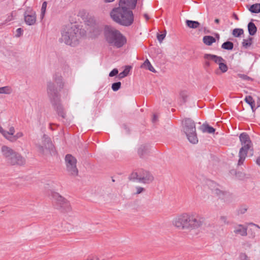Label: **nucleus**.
<instances>
[{
    "mask_svg": "<svg viewBox=\"0 0 260 260\" xmlns=\"http://www.w3.org/2000/svg\"><path fill=\"white\" fill-rule=\"evenodd\" d=\"M121 85V84L120 82H117L113 83L112 85V90L114 91L118 90L120 88Z\"/></svg>",
    "mask_w": 260,
    "mask_h": 260,
    "instance_id": "obj_35",
    "label": "nucleus"
},
{
    "mask_svg": "<svg viewBox=\"0 0 260 260\" xmlns=\"http://www.w3.org/2000/svg\"><path fill=\"white\" fill-rule=\"evenodd\" d=\"M141 67L148 69V70H149L150 71H151L153 73L156 72L155 70L152 67V66L151 65V64L150 63V61H149V60L148 59H147L144 62V63L142 64Z\"/></svg>",
    "mask_w": 260,
    "mask_h": 260,
    "instance_id": "obj_24",
    "label": "nucleus"
},
{
    "mask_svg": "<svg viewBox=\"0 0 260 260\" xmlns=\"http://www.w3.org/2000/svg\"><path fill=\"white\" fill-rule=\"evenodd\" d=\"M244 101L247 103L250 107L255 106V102L252 97L250 95L246 96L244 99Z\"/></svg>",
    "mask_w": 260,
    "mask_h": 260,
    "instance_id": "obj_33",
    "label": "nucleus"
},
{
    "mask_svg": "<svg viewBox=\"0 0 260 260\" xmlns=\"http://www.w3.org/2000/svg\"><path fill=\"white\" fill-rule=\"evenodd\" d=\"M65 162L67 169L71 175L76 176L78 174V170L77 168V159L71 154H68L65 157Z\"/></svg>",
    "mask_w": 260,
    "mask_h": 260,
    "instance_id": "obj_9",
    "label": "nucleus"
},
{
    "mask_svg": "<svg viewBox=\"0 0 260 260\" xmlns=\"http://www.w3.org/2000/svg\"><path fill=\"white\" fill-rule=\"evenodd\" d=\"M182 128L188 141L191 143L197 144L198 142V138L194 121L190 118H185L182 121Z\"/></svg>",
    "mask_w": 260,
    "mask_h": 260,
    "instance_id": "obj_7",
    "label": "nucleus"
},
{
    "mask_svg": "<svg viewBox=\"0 0 260 260\" xmlns=\"http://www.w3.org/2000/svg\"><path fill=\"white\" fill-rule=\"evenodd\" d=\"M84 21L85 24L89 26L90 32H93L95 36L99 35L100 34L102 28L96 23L93 17L88 16Z\"/></svg>",
    "mask_w": 260,
    "mask_h": 260,
    "instance_id": "obj_11",
    "label": "nucleus"
},
{
    "mask_svg": "<svg viewBox=\"0 0 260 260\" xmlns=\"http://www.w3.org/2000/svg\"><path fill=\"white\" fill-rule=\"evenodd\" d=\"M203 41L204 44L207 45H211L213 43L215 42L216 39L211 36H205L203 37Z\"/></svg>",
    "mask_w": 260,
    "mask_h": 260,
    "instance_id": "obj_21",
    "label": "nucleus"
},
{
    "mask_svg": "<svg viewBox=\"0 0 260 260\" xmlns=\"http://www.w3.org/2000/svg\"><path fill=\"white\" fill-rule=\"evenodd\" d=\"M0 133L2 135H5L6 134V133L5 132V130H4L1 125H0Z\"/></svg>",
    "mask_w": 260,
    "mask_h": 260,
    "instance_id": "obj_48",
    "label": "nucleus"
},
{
    "mask_svg": "<svg viewBox=\"0 0 260 260\" xmlns=\"http://www.w3.org/2000/svg\"><path fill=\"white\" fill-rule=\"evenodd\" d=\"M47 3L46 2H44L42 4L41 8V17L43 18L45 14Z\"/></svg>",
    "mask_w": 260,
    "mask_h": 260,
    "instance_id": "obj_38",
    "label": "nucleus"
},
{
    "mask_svg": "<svg viewBox=\"0 0 260 260\" xmlns=\"http://www.w3.org/2000/svg\"><path fill=\"white\" fill-rule=\"evenodd\" d=\"M129 179L131 180L135 181V180H137L138 182L139 180V171L138 172H134L131 174V175L129 177Z\"/></svg>",
    "mask_w": 260,
    "mask_h": 260,
    "instance_id": "obj_37",
    "label": "nucleus"
},
{
    "mask_svg": "<svg viewBox=\"0 0 260 260\" xmlns=\"http://www.w3.org/2000/svg\"><path fill=\"white\" fill-rule=\"evenodd\" d=\"M118 73V70L117 69H114L110 72L109 76L110 77H113L114 76H116Z\"/></svg>",
    "mask_w": 260,
    "mask_h": 260,
    "instance_id": "obj_47",
    "label": "nucleus"
},
{
    "mask_svg": "<svg viewBox=\"0 0 260 260\" xmlns=\"http://www.w3.org/2000/svg\"><path fill=\"white\" fill-rule=\"evenodd\" d=\"M221 48L225 50H231L234 48V44L232 42L226 41L222 44Z\"/></svg>",
    "mask_w": 260,
    "mask_h": 260,
    "instance_id": "obj_28",
    "label": "nucleus"
},
{
    "mask_svg": "<svg viewBox=\"0 0 260 260\" xmlns=\"http://www.w3.org/2000/svg\"><path fill=\"white\" fill-rule=\"evenodd\" d=\"M24 21L28 25H34L36 22V12L32 9L28 7L24 13Z\"/></svg>",
    "mask_w": 260,
    "mask_h": 260,
    "instance_id": "obj_12",
    "label": "nucleus"
},
{
    "mask_svg": "<svg viewBox=\"0 0 260 260\" xmlns=\"http://www.w3.org/2000/svg\"><path fill=\"white\" fill-rule=\"evenodd\" d=\"M216 74H218V71L216 72Z\"/></svg>",
    "mask_w": 260,
    "mask_h": 260,
    "instance_id": "obj_59",
    "label": "nucleus"
},
{
    "mask_svg": "<svg viewBox=\"0 0 260 260\" xmlns=\"http://www.w3.org/2000/svg\"><path fill=\"white\" fill-rule=\"evenodd\" d=\"M51 197L56 208L66 212H69L71 210L69 202L58 193L55 192H52Z\"/></svg>",
    "mask_w": 260,
    "mask_h": 260,
    "instance_id": "obj_8",
    "label": "nucleus"
},
{
    "mask_svg": "<svg viewBox=\"0 0 260 260\" xmlns=\"http://www.w3.org/2000/svg\"><path fill=\"white\" fill-rule=\"evenodd\" d=\"M131 69V66H126L125 69L123 70V71H122L119 74V78H123L126 77L128 74V73L129 72Z\"/></svg>",
    "mask_w": 260,
    "mask_h": 260,
    "instance_id": "obj_32",
    "label": "nucleus"
},
{
    "mask_svg": "<svg viewBox=\"0 0 260 260\" xmlns=\"http://www.w3.org/2000/svg\"><path fill=\"white\" fill-rule=\"evenodd\" d=\"M144 16L145 17V18H146V19L147 20H149V17L148 15L147 14H145L144 15Z\"/></svg>",
    "mask_w": 260,
    "mask_h": 260,
    "instance_id": "obj_53",
    "label": "nucleus"
},
{
    "mask_svg": "<svg viewBox=\"0 0 260 260\" xmlns=\"http://www.w3.org/2000/svg\"><path fill=\"white\" fill-rule=\"evenodd\" d=\"M157 119V117L156 115H153V118H152L153 122H155L156 121Z\"/></svg>",
    "mask_w": 260,
    "mask_h": 260,
    "instance_id": "obj_51",
    "label": "nucleus"
},
{
    "mask_svg": "<svg viewBox=\"0 0 260 260\" xmlns=\"http://www.w3.org/2000/svg\"><path fill=\"white\" fill-rule=\"evenodd\" d=\"M39 148L40 151L41 152H42V153H44L45 151H44V147H43V146H39Z\"/></svg>",
    "mask_w": 260,
    "mask_h": 260,
    "instance_id": "obj_49",
    "label": "nucleus"
},
{
    "mask_svg": "<svg viewBox=\"0 0 260 260\" xmlns=\"http://www.w3.org/2000/svg\"><path fill=\"white\" fill-rule=\"evenodd\" d=\"M240 141L242 147L239 152V160L238 166H241L247 156L248 150L251 147L252 144L249 135L246 133H242L239 136Z\"/></svg>",
    "mask_w": 260,
    "mask_h": 260,
    "instance_id": "obj_6",
    "label": "nucleus"
},
{
    "mask_svg": "<svg viewBox=\"0 0 260 260\" xmlns=\"http://www.w3.org/2000/svg\"><path fill=\"white\" fill-rule=\"evenodd\" d=\"M253 38L249 37L247 39H244L242 42V46L245 48H247L252 44Z\"/></svg>",
    "mask_w": 260,
    "mask_h": 260,
    "instance_id": "obj_30",
    "label": "nucleus"
},
{
    "mask_svg": "<svg viewBox=\"0 0 260 260\" xmlns=\"http://www.w3.org/2000/svg\"><path fill=\"white\" fill-rule=\"evenodd\" d=\"M219 21H220V20L218 19H215L214 20V22L216 23H219Z\"/></svg>",
    "mask_w": 260,
    "mask_h": 260,
    "instance_id": "obj_57",
    "label": "nucleus"
},
{
    "mask_svg": "<svg viewBox=\"0 0 260 260\" xmlns=\"http://www.w3.org/2000/svg\"><path fill=\"white\" fill-rule=\"evenodd\" d=\"M166 36V31H165L164 33L162 34H157V39L160 43H162L163 40Z\"/></svg>",
    "mask_w": 260,
    "mask_h": 260,
    "instance_id": "obj_39",
    "label": "nucleus"
},
{
    "mask_svg": "<svg viewBox=\"0 0 260 260\" xmlns=\"http://www.w3.org/2000/svg\"><path fill=\"white\" fill-rule=\"evenodd\" d=\"M249 11L252 13H260V4L256 3L252 5L249 8Z\"/></svg>",
    "mask_w": 260,
    "mask_h": 260,
    "instance_id": "obj_26",
    "label": "nucleus"
},
{
    "mask_svg": "<svg viewBox=\"0 0 260 260\" xmlns=\"http://www.w3.org/2000/svg\"><path fill=\"white\" fill-rule=\"evenodd\" d=\"M6 134L3 135L7 139L10 141L12 137L14 136L15 133L14 127L12 126L10 128L9 131H5Z\"/></svg>",
    "mask_w": 260,
    "mask_h": 260,
    "instance_id": "obj_27",
    "label": "nucleus"
},
{
    "mask_svg": "<svg viewBox=\"0 0 260 260\" xmlns=\"http://www.w3.org/2000/svg\"><path fill=\"white\" fill-rule=\"evenodd\" d=\"M105 40L109 46L120 48L126 43V38L118 30L111 26H106Z\"/></svg>",
    "mask_w": 260,
    "mask_h": 260,
    "instance_id": "obj_5",
    "label": "nucleus"
},
{
    "mask_svg": "<svg viewBox=\"0 0 260 260\" xmlns=\"http://www.w3.org/2000/svg\"><path fill=\"white\" fill-rule=\"evenodd\" d=\"M208 185H210L211 187H214L213 188H211V189L215 194L219 196H220L221 194H223V192L220 189H219L217 187L215 188V187L218 185H216V184L213 181H209Z\"/></svg>",
    "mask_w": 260,
    "mask_h": 260,
    "instance_id": "obj_19",
    "label": "nucleus"
},
{
    "mask_svg": "<svg viewBox=\"0 0 260 260\" xmlns=\"http://www.w3.org/2000/svg\"><path fill=\"white\" fill-rule=\"evenodd\" d=\"M23 32V30L22 28H17L16 30V34L15 35V36L17 38L20 37L22 35Z\"/></svg>",
    "mask_w": 260,
    "mask_h": 260,
    "instance_id": "obj_45",
    "label": "nucleus"
},
{
    "mask_svg": "<svg viewBox=\"0 0 260 260\" xmlns=\"http://www.w3.org/2000/svg\"><path fill=\"white\" fill-rule=\"evenodd\" d=\"M180 97L181 98L182 100L183 103H185L187 100V94L186 92V91H181L180 93Z\"/></svg>",
    "mask_w": 260,
    "mask_h": 260,
    "instance_id": "obj_43",
    "label": "nucleus"
},
{
    "mask_svg": "<svg viewBox=\"0 0 260 260\" xmlns=\"http://www.w3.org/2000/svg\"><path fill=\"white\" fill-rule=\"evenodd\" d=\"M234 233L244 237L247 235V227L243 224H238L234 226Z\"/></svg>",
    "mask_w": 260,
    "mask_h": 260,
    "instance_id": "obj_16",
    "label": "nucleus"
},
{
    "mask_svg": "<svg viewBox=\"0 0 260 260\" xmlns=\"http://www.w3.org/2000/svg\"><path fill=\"white\" fill-rule=\"evenodd\" d=\"M205 59H212L215 62L219 64V69L222 73H225L228 71L227 65L223 62L224 61L223 58L220 56L210 54H205L204 56Z\"/></svg>",
    "mask_w": 260,
    "mask_h": 260,
    "instance_id": "obj_10",
    "label": "nucleus"
},
{
    "mask_svg": "<svg viewBox=\"0 0 260 260\" xmlns=\"http://www.w3.org/2000/svg\"><path fill=\"white\" fill-rule=\"evenodd\" d=\"M12 88L8 86L0 87V94H10L12 93Z\"/></svg>",
    "mask_w": 260,
    "mask_h": 260,
    "instance_id": "obj_29",
    "label": "nucleus"
},
{
    "mask_svg": "<svg viewBox=\"0 0 260 260\" xmlns=\"http://www.w3.org/2000/svg\"><path fill=\"white\" fill-rule=\"evenodd\" d=\"M153 180V177L148 171L145 170L139 171V182L149 183Z\"/></svg>",
    "mask_w": 260,
    "mask_h": 260,
    "instance_id": "obj_13",
    "label": "nucleus"
},
{
    "mask_svg": "<svg viewBox=\"0 0 260 260\" xmlns=\"http://www.w3.org/2000/svg\"><path fill=\"white\" fill-rule=\"evenodd\" d=\"M205 218L196 213H183L175 217L172 221L173 225L180 230H191L202 226Z\"/></svg>",
    "mask_w": 260,
    "mask_h": 260,
    "instance_id": "obj_2",
    "label": "nucleus"
},
{
    "mask_svg": "<svg viewBox=\"0 0 260 260\" xmlns=\"http://www.w3.org/2000/svg\"><path fill=\"white\" fill-rule=\"evenodd\" d=\"M220 221L221 223L225 224H229L230 222L228 220V217L225 216H221L220 217Z\"/></svg>",
    "mask_w": 260,
    "mask_h": 260,
    "instance_id": "obj_42",
    "label": "nucleus"
},
{
    "mask_svg": "<svg viewBox=\"0 0 260 260\" xmlns=\"http://www.w3.org/2000/svg\"><path fill=\"white\" fill-rule=\"evenodd\" d=\"M8 162L12 165H23L25 163V159L20 154L15 152Z\"/></svg>",
    "mask_w": 260,
    "mask_h": 260,
    "instance_id": "obj_14",
    "label": "nucleus"
},
{
    "mask_svg": "<svg viewBox=\"0 0 260 260\" xmlns=\"http://www.w3.org/2000/svg\"><path fill=\"white\" fill-rule=\"evenodd\" d=\"M84 29H80L75 24L66 25L61 31L60 41L66 44L75 46L79 44L80 39L85 35Z\"/></svg>",
    "mask_w": 260,
    "mask_h": 260,
    "instance_id": "obj_3",
    "label": "nucleus"
},
{
    "mask_svg": "<svg viewBox=\"0 0 260 260\" xmlns=\"http://www.w3.org/2000/svg\"><path fill=\"white\" fill-rule=\"evenodd\" d=\"M2 152L5 157L7 158L8 161H9L10 158L12 157L15 151L7 146H3L2 147Z\"/></svg>",
    "mask_w": 260,
    "mask_h": 260,
    "instance_id": "obj_17",
    "label": "nucleus"
},
{
    "mask_svg": "<svg viewBox=\"0 0 260 260\" xmlns=\"http://www.w3.org/2000/svg\"><path fill=\"white\" fill-rule=\"evenodd\" d=\"M239 257V260H250L249 257L245 253H241Z\"/></svg>",
    "mask_w": 260,
    "mask_h": 260,
    "instance_id": "obj_44",
    "label": "nucleus"
},
{
    "mask_svg": "<svg viewBox=\"0 0 260 260\" xmlns=\"http://www.w3.org/2000/svg\"><path fill=\"white\" fill-rule=\"evenodd\" d=\"M257 104V107L258 108V107H260V98H258Z\"/></svg>",
    "mask_w": 260,
    "mask_h": 260,
    "instance_id": "obj_55",
    "label": "nucleus"
},
{
    "mask_svg": "<svg viewBox=\"0 0 260 260\" xmlns=\"http://www.w3.org/2000/svg\"><path fill=\"white\" fill-rule=\"evenodd\" d=\"M114 0H105V1L106 2H113Z\"/></svg>",
    "mask_w": 260,
    "mask_h": 260,
    "instance_id": "obj_58",
    "label": "nucleus"
},
{
    "mask_svg": "<svg viewBox=\"0 0 260 260\" xmlns=\"http://www.w3.org/2000/svg\"><path fill=\"white\" fill-rule=\"evenodd\" d=\"M148 147L146 145H141L138 149V154L139 156L142 158L145 154L147 153Z\"/></svg>",
    "mask_w": 260,
    "mask_h": 260,
    "instance_id": "obj_22",
    "label": "nucleus"
},
{
    "mask_svg": "<svg viewBox=\"0 0 260 260\" xmlns=\"http://www.w3.org/2000/svg\"><path fill=\"white\" fill-rule=\"evenodd\" d=\"M54 82L47 83V91L50 101L56 110L58 115L62 118H65L66 113L60 104L59 92L64 86L62 78L58 74L53 76Z\"/></svg>",
    "mask_w": 260,
    "mask_h": 260,
    "instance_id": "obj_1",
    "label": "nucleus"
},
{
    "mask_svg": "<svg viewBox=\"0 0 260 260\" xmlns=\"http://www.w3.org/2000/svg\"><path fill=\"white\" fill-rule=\"evenodd\" d=\"M233 17L236 20H239V18H238V16L236 14H235V13L233 14Z\"/></svg>",
    "mask_w": 260,
    "mask_h": 260,
    "instance_id": "obj_52",
    "label": "nucleus"
},
{
    "mask_svg": "<svg viewBox=\"0 0 260 260\" xmlns=\"http://www.w3.org/2000/svg\"><path fill=\"white\" fill-rule=\"evenodd\" d=\"M244 33V30L242 28H235L233 29L232 35L235 37H239Z\"/></svg>",
    "mask_w": 260,
    "mask_h": 260,
    "instance_id": "obj_31",
    "label": "nucleus"
},
{
    "mask_svg": "<svg viewBox=\"0 0 260 260\" xmlns=\"http://www.w3.org/2000/svg\"><path fill=\"white\" fill-rule=\"evenodd\" d=\"M113 21L124 26H129L134 22V14L132 10L119 6L114 8L110 12Z\"/></svg>",
    "mask_w": 260,
    "mask_h": 260,
    "instance_id": "obj_4",
    "label": "nucleus"
},
{
    "mask_svg": "<svg viewBox=\"0 0 260 260\" xmlns=\"http://www.w3.org/2000/svg\"><path fill=\"white\" fill-rule=\"evenodd\" d=\"M251 107V110H252V112H253V113H254V112H255V110H256V109H255V108H254V106H252V107Z\"/></svg>",
    "mask_w": 260,
    "mask_h": 260,
    "instance_id": "obj_54",
    "label": "nucleus"
},
{
    "mask_svg": "<svg viewBox=\"0 0 260 260\" xmlns=\"http://www.w3.org/2000/svg\"><path fill=\"white\" fill-rule=\"evenodd\" d=\"M137 2V0H120L119 6L132 10L135 8Z\"/></svg>",
    "mask_w": 260,
    "mask_h": 260,
    "instance_id": "obj_15",
    "label": "nucleus"
},
{
    "mask_svg": "<svg viewBox=\"0 0 260 260\" xmlns=\"http://www.w3.org/2000/svg\"><path fill=\"white\" fill-rule=\"evenodd\" d=\"M185 22L186 25L191 28H197L200 25V23L197 21L187 20Z\"/></svg>",
    "mask_w": 260,
    "mask_h": 260,
    "instance_id": "obj_23",
    "label": "nucleus"
},
{
    "mask_svg": "<svg viewBox=\"0 0 260 260\" xmlns=\"http://www.w3.org/2000/svg\"><path fill=\"white\" fill-rule=\"evenodd\" d=\"M248 31L250 36H254L257 31V27L252 22L248 23L247 25Z\"/></svg>",
    "mask_w": 260,
    "mask_h": 260,
    "instance_id": "obj_20",
    "label": "nucleus"
},
{
    "mask_svg": "<svg viewBox=\"0 0 260 260\" xmlns=\"http://www.w3.org/2000/svg\"><path fill=\"white\" fill-rule=\"evenodd\" d=\"M239 78L247 81L252 80V78L245 74H239L238 75Z\"/></svg>",
    "mask_w": 260,
    "mask_h": 260,
    "instance_id": "obj_40",
    "label": "nucleus"
},
{
    "mask_svg": "<svg viewBox=\"0 0 260 260\" xmlns=\"http://www.w3.org/2000/svg\"><path fill=\"white\" fill-rule=\"evenodd\" d=\"M23 136V134L21 132H19L17 133L15 135H14L10 140V141L14 142L16 141V140Z\"/></svg>",
    "mask_w": 260,
    "mask_h": 260,
    "instance_id": "obj_41",
    "label": "nucleus"
},
{
    "mask_svg": "<svg viewBox=\"0 0 260 260\" xmlns=\"http://www.w3.org/2000/svg\"><path fill=\"white\" fill-rule=\"evenodd\" d=\"M248 207L246 205H243L241 206L238 210V214H244L247 210Z\"/></svg>",
    "mask_w": 260,
    "mask_h": 260,
    "instance_id": "obj_36",
    "label": "nucleus"
},
{
    "mask_svg": "<svg viewBox=\"0 0 260 260\" xmlns=\"http://www.w3.org/2000/svg\"><path fill=\"white\" fill-rule=\"evenodd\" d=\"M201 129L203 133H208L209 134H213L215 131V128L208 124H203Z\"/></svg>",
    "mask_w": 260,
    "mask_h": 260,
    "instance_id": "obj_25",
    "label": "nucleus"
},
{
    "mask_svg": "<svg viewBox=\"0 0 260 260\" xmlns=\"http://www.w3.org/2000/svg\"><path fill=\"white\" fill-rule=\"evenodd\" d=\"M256 163L257 165L260 166V157L257 158L256 160Z\"/></svg>",
    "mask_w": 260,
    "mask_h": 260,
    "instance_id": "obj_50",
    "label": "nucleus"
},
{
    "mask_svg": "<svg viewBox=\"0 0 260 260\" xmlns=\"http://www.w3.org/2000/svg\"><path fill=\"white\" fill-rule=\"evenodd\" d=\"M250 224L253 225L255 226L256 227H257V228L260 229V226L257 224H254L253 223H251Z\"/></svg>",
    "mask_w": 260,
    "mask_h": 260,
    "instance_id": "obj_56",
    "label": "nucleus"
},
{
    "mask_svg": "<svg viewBox=\"0 0 260 260\" xmlns=\"http://www.w3.org/2000/svg\"><path fill=\"white\" fill-rule=\"evenodd\" d=\"M205 61L204 64V68L207 72H210V67L211 66V63L209 61L210 59H205Z\"/></svg>",
    "mask_w": 260,
    "mask_h": 260,
    "instance_id": "obj_34",
    "label": "nucleus"
},
{
    "mask_svg": "<svg viewBox=\"0 0 260 260\" xmlns=\"http://www.w3.org/2000/svg\"><path fill=\"white\" fill-rule=\"evenodd\" d=\"M136 192L135 193L137 194H140L145 190V189L143 187L140 186L136 187Z\"/></svg>",
    "mask_w": 260,
    "mask_h": 260,
    "instance_id": "obj_46",
    "label": "nucleus"
},
{
    "mask_svg": "<svg viewBox=\"0 0 260 260\" xmlns=\"http://www.w3.org/2000/svg\"><path fill=\"white\" fill-rule=\"evenodd\" d=\"M43 143L46 149L53 150V145L50 139L46 135L43 136Z\"/></svg>",
    "mask_w": 260,
    "mask_h": 260,
    "instance_id": "obj_18",
    "label": "nucleus"
}]
</instances>
